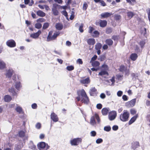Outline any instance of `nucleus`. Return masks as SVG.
Here are the masks:
<instances>
[{"mask_svg":"<svg viewBox=\"0 0 150 150\" xmlns=\"http://www.w3.org/2000/svg\"><path fill=\"white\" fill-rule=\"evenodd\" d=\"M57 29L56 30H52L50 31L47 38V41L56 40L57 37L59 36L60 33V29Z\"/></svg>","mask_w":150,"mask_h":150,"instance_id":"1","label":"nucleus"},{"mask_svg":"<svg viewBox=\"0 0 150 150\" xmlns=\"http://www.w3.org/2000/svg\"><path fill=\"white\" fill-rule=\"evenodd\" d=\"M80 94L76 98L78 101L81 100V101L85 103H88L89 102V100L85 91L83 89L81 90L80 92Z\"/></svg>","mask_w":150,"mask_h":150,"instance_id":"2","label":"nucleus"},{"mask_svg":"<svg viewBox=\"0 0 150 150\" xmlns=\"http://www.w3.org/2000/svg\"><path fill=\"white\" fill-rule=\"evenodd\" d=\"M108 66L105 64L103 65L101 67V71L98 74V75L103 76L104 75H108Z\"/></svg>","mask_w":150,"mask_h":150,"instance_id":"3","label":"nucleus"},{"mask_svg":"<svg viewBox=\"0 0 150 150\" xmlns=\"http://www.w3.org/2000/svg\"><path fill=\"white\" fill-rule=\"evenodd\" d=\"M129 113L127 110H124L120 115V119L122 122H126L128 120Z\"/></svg>","mask_w":150,"mask_h":150,"instance_id":"4","label":"nucleus"},{"mask_svg":"<svg viewBox=\"0 0 150 150\" xmlns=\"http://www.w3.org/2000/svg\"><path fill=\"white\" fill-rule=\"evenodd\" d=\"M95 119H96L98 123H99L100 122V120L99 116L97 114H95L94 115L92 116L91 118L90 123L91 125L93 126L96 124Z\"/></svg>","mask_w":150,"mask_h":150,"instance_id":"5","label":"nucleus"},{"mask_svg":"<svg viewBox=\"0 0 150 150\" xmlns=\"http://www.w3.org/2000/svg\"><path fill=\"white\" fill-rule=\"evenodd\" d=\"M38 146L40 150H47L49 148V147L47 144L43 142L40 143L38 144Z\"/></svg>","mask_w":150,"mask_h":150,"instance_id":"6","label":"nucleus"},{"mask_svg":"<svg viewBox=\"0 0 150 150\" xmlns=\"http://www.w3.org/2000/svg\"><path fill=\"white\" fill-rule=\"evenodd\" d=\"M82 141V139L80 138L74 139L70 141L71 144L72 146H76Z\"/></svg>","mask_w":150,"mask_h":150,"instance_id":"7","label":"nucleus"},{"mask_svg":"<svg viewBox=\"0 0 150 150\" xmlns=\"http://www.w3.org/2000/svg\"><path fill=\"white\" fill-rule=\"evenodd\" d=\"M117 116V113L114 111H112L109 112L108 115V118L110 121L114 120Z\"/></svg>","mask_w":150,"mask_h":150,"instance_id":"8","label":"nucleus"},{"mask_svg":"<svg viewBox=\"0 0 150 150\" xmlns=\"http://www.w3.org/2000/svg\"><path fill=\"white\" fill-rule=\"evenodd\" d=\"M89 33L94 37H97L99 35V33L97 31L95 30L94 29H90Z\"/></svg>","mask_w":150,"mask_h":150,"instance_id":"9","label":"nucleus"},{"mask_svg":"<svg viewBox=\"0 0 150 150\" xmlns=\"http://www.w3.org/2000/svg\"><path fill=\"white\" fill-rule=\"evenodd\" d=\"M14 73V71L11 69L6 70L5 75L7 78H10Z\"/></svg>","mask_w":150,"mask_h":150,"instance_id":"10","label":"nucleus"},{"mask_svg":"<svg viewBox=\"0 0 150 150\" xmlns=\"http://www.w3.org/2000/svg\"><path fill=\"white\" fill-rule=\"evenodd\" d=\"M6 44L8 46L11 47H14L16 45L15 42L12 40H9L7 41Z\"/></svg>","mask_w":150,"mask_h":150,"instance_id":"11","label":"nucleus"},{"mask_svg":"<svg viewBox=\"0 0 150 150\" xmlns=\"http://www.w3.org/2000/svg\"><path fill=\"white\" fill-rule=\"evenodd\" d=\"M41 33V31L40 30H39L37 32L30 34V37L34 39H37L38 38Z\"/></svg>","mask_w":150,"mask_h":150,"instance_id":"12","label":"nucleus"},{"mask_svg":"<svg viewBox=\"0 0 150 150\" xmlns=\"http://www.w3.org/2000/svg\"><path fill=\"white\" fill-rule=\"evenodd\" d=\"M51 118L54 122H57L58 120V118L56 114L52 112L51 114Z\"/></svg>","mask_w":150,"mask_h":150,"instance_id":"13","label":"nucleus"},{"mask_svg":"<svg viewBox=\"0 0 150 150\" xmlns=\"http://www.w3.org/2000/svg\"><path fill=\"white\" fill-rule=\"evenodd\" d=\"M112 14V13L106 12L102 13L100 14V16L102 18H106L110 17Z\"/></svg>","mask_w":150,"mask_h":150,"instance_id":"14","label":"nucleus"},{"mask_svg":"<svg viewBox=\"0 0 150 150\" xmlns=\"http://www.w3.org/2000/svg\"><path fill=\"white\" fill-rule=\"evenodd\" d=\"M6 68V63L3 60L0 59V70H3Z\"/></svg>","mask_w":150,"mask_h":150,"instance_id":"15","label":"nucleus"},{"mask_svg":"<svg viewBox=\"0 0 150 150\" xmlns=\"http://www.w3.org/2000/svg\"><path fill=\"white\" fill-rule=\"evenodd\" d=\"M58 5L56 4H54L53 5V7L52 8V11L53 12V14L55 15H57L58 14V11L57 9L56 6Z\"/></svg>","mask_w":150,"mask_h":150,"instance_id":"16","label":"nucleus"},{"mask_svg":"<svg viewBox=\"0 0 150 150\" xmlns=\"http://www.w3.org/2000/svg\"><path fill=\"white\" fill-rule=\"evenodd\" d=\"M106 81L108 83L109 85H113L115 82V77H113L111 79L106 80Z\"/></svg>","mask_w":150,"mask_h":150,"instance_id":"17","label":"nucleus"},{"mask_svg":"<svg viewBox=\"0 0 150 150\" xmlns=\"http://www.w3.org/2000/svg\"><path fill=\"white\" fill-rule=\"evenodd\" d=\"M37 14L40 17H43L45 16L46 14L45 13L42 11L38 10L36 12Z\"/></svg>","mask_w":150,"mask_h":150,"instance_id":"18","label":"nucleus"},{"mask_svg":"<svg viewBox=\"0 0 150 150\" xmlns=\"http://www.w3.org/2000/svg\"><path fill=\"white\" fill-rule=\"evenodd\" d=\"M17 107L15 109L16 111L19 114H22L23 113V111L22 108L20 106L16 104Z\"/></svg>","mask_w":150,"mask_h":150,"instance_id":"19","label":"nucleus"},{"mask_svg":"<svg viewBox=\"0 0 150 150\" xmlns=\"http://www.w3.org/2000/svg\"><path fill=\"white\" fill-rule=\"evenodd\" d=\"M107 22L105 20L100 21V25L101 27L103 28L105 27L107 25Z\"/></svg>","mask_w":150,"mask_h":150,"instance_id":"20","label":"nucleus"},{"mask_svg":"<svg viewBox=\"0 0 150 150\" xmlns=\"http://www.w3.org/2000/svg\"><path fill=\"white\" fill-rule=\"evenodd\" d=\"M90 62L91 63L92 66L95 67H98L100 65L99 62L97 61H91Z\"/></svg>","mask_w":150,"mask_h":150,"instance_id":"21","label":"nucleus"},{"mask_svg":"<svg viewBox=\"0 0 150 150\" xmlns=\"http://www.w3.org/2000/svg\"><path fill=\"white\" fill-rule=\"evenodd\" d=\"M87 43L89 45H93L95 43V39L93 38H90L88 40Z\"/></svg>","mask_w":150,"mask_h":150,"instance_id":"22","label":"nucleus"},{"mask_svg":"<svg viewBox=\"0 0 150 150\" xmlns=\"http://www.w3.org/2000/svg\"><path fill=\"white\" fill-rule=\"evenodd\" d=\"M15 87L18 90H19L20 88L21 87L20 82L19 81H15Z\"/></svg>","mask_w":150,"mask_h":150,"instance_id":"23","label":"nucleus"},{"mask_svg":"<svg viewBox=\"0 0 150 150\" xmlns=\"http://www.w3.org/2000/svg\"><path fill=\"white\" fill-rule=\"evenodd\" d=\"M80 81L81 83L83 84H88L90 82V81L88 78L81 80Z\"/></svg>","mask_w":150,"mask_h":150,"instance_id":"24","label":"nucleus"},{"mask_svg":"<svg viewBox=\"0 0 150 150\" xmlns=\"http://www.w3.org/2000/svg\"><path fill=\"white\" fill-rule=\"evenodd\" d=\"M137 117V115H135L132 117L129 122L128 124L129 125H131L136 120Z\"/></svg>","mask_w":150,"mask_h":150,"instance_id":"25","label":"nucleus"},{"mask_svg":"<svg viewBox=\"0 0 150 150\" xmlns=\"http://www.w3.org/2000/svg\"><path fill=\"white\" fill-rule=\"evenodd\" d=\"M137 57V55L135 53L132 54L130 55V58L133 61L135 60Z\"/></svg>","mask_w":150,"mask_h":150,"instance_id":"26","label":"nucleus"},{"mask_svg":"<svg viewBox=\"0 0 150 150\" xmlns=\"http://www.w3.org/2000/svg\"><path fill=\"white\" fill-rule=\"evenodd\" d=\"M96 91V89L94 87H92L91 88L89 93L91 95H93L94 93H95Z\"/></svg>","mask_w":150,"mask_h":150,"instance_id":"27","label":"nucleus"},{"mask_svg":"<svg viewBox=\"0 0 150 150\" xmlns=\"http://www.w3.org/2000/svg\"><path fill=\"white\" fill-rule=\"evenodd\" d=\"M4 99L6 102H8L11 100V98L10 96L7 95L5 96Z\"/></svg>","mask_w":150,"mask_h":150,"instance_id":"28","label":"nucleus"},{"mask_svg":"<svg viewBox=\"0 0 150 150\" xmlns=\"http://www.w3.org/2000/svg\"><path fill=\"white\" fill-rule=\"evenodd\" d=\"M127 15L129 19L131 18L134 16V14L132 11H129L127 13Z\"/></svg>","mask_w":150,"mask_h":150,"instance_id":"29","label":"nucleus"},{"mask_svg":"<svg viewBox=\"0 0 150 150\" xmlns=\"http://www.w3.org/2000/svg\"><path fill=\"white\" fill-rule=\"evenodd\" d=\"M108 111V110L106 108H103L101 110L102 114L103 115H106Z\"/></svg>","mask_w":150,"mask_h":150,"instance_id":"30","label":"nucleus"},{"mask_svg":"<svg viewBox=\"0 0 150 150\" xmlns=\"http://www.w3.org/2000/svg\"><path fill=\"white\" fill-rule=\"evenodd\" d=\"M9 91L11 93H12V95L13 96H15L17 94V93L15 91L14 89L13 88H11L10 89H9Z\"/></svg>","mask_w":150,"mask_h":150,"instance_id":"31","label":"nucleus"},{"mask_svg":"<svg viewBox=\"0 0 150 150\" xmlns=\"http://www.w3.org/2000/svg\"><path fill=\"white\" fill-rule=\"evenodd\" d=\"M105 42L109 46L111 45L113 43V41L110 39L106 40Z\"/></svg>","mask_w":150,"mask_h":150,"instance_id":"32","label":"nucleus"},{"mask_svg":"<svg viewBox=\"0 0 150 150\" xmlns=\"http://www.w3.org/2000/svg\"><path fill=\"white\" fill-rule=\"evenodd\" d=\"M102 47V45L100 43L97 44L95 46V49L96 50H100Z\"/></svg>","mask_w":150,"mask_h":150,"instance_id":"33","label":"nucleus"},{"mask_svg":"<svg viewBox=\"0 0 150 150\" xmlns=\"http://www.w3.org/2000/svg\"><path fill=\"white\" fill-rule=\"evenodd\" d=\"M88 5L86 2H84L83 3L82 9L83 10H86L88 7Z\"/></svg>","mask_w":150,"mask_h":150,"instance_id":"34","label":"nucleus"},{"mask_svg":"<svg viewBox=\"0 0 150 150\" xmlns=\"http://www.w3.org/2000/svg\"><path fill=\"white\" fill-rule=\"evenodd\" d=\"M136 102V100L135 99H133L131 100L129 102V104L131 106H133L134 105Z\"/></svg>","mask_w":150,"mask_h":150,"instance_id":"35","label":"nucleus"},{"mask_svg":"<svg viewBox=\"0 0 150 150\" xmlns=\"http://www.w3.org/2000/svg\"><path fill=\"white\" fill-rule=\"evenodd\" d=\"M115 19L116 21H119L121 19V16L119 15H116L114 16Z\"/></svg>","mask_w":150,"mask_h":150,"instance_id":"36","label":"nucleus"},{"mask_svg":"<svg viewBox=\"0 0 150 150\" xmlns=\"http://www.w3.org/2000/svg\"><path fill=\"white\" fill-rule=\"evenodd\" d=\"M126 1L127 2L132 5H133V3L136 2V0H126Z\"/></svg>","mask_w":150,"mask_h":150,"instance_id":"37","label":"nucleus"},{"mask_svg":"<svg viewBox=\"0 0 150 150\" xmlns=\"http://www.w3.org/2000/svg\"><path fill=\"white\" fill-rule=\"evenodd\" d=\"M126 69V67H125L123 65H122L120 67V70L121 71L124 72Z\"/></svg>","mask_w":150,"mask_h":150,"instance_id":"38","label":"nucleus"},{"mask_svg":"<svg viewBox=\"0 0 150 150\" xmlns=\"http://www.w3.org/2000/svg\"><path fill=\"white\" fill-rule=\"evenodd\" d=\"M104 130L107 132H109L111 129V127L110 126H106L104 127Z\"/></svg>","mask_w":150,"mask_h":150,"instance_id":"39","label":"nucleus"},{"mask_svg":"<svg viewBox=\"0 0 150 150\" xmlns=\"http://www.w3.org/2000/svg\"><path fill=\"white\" fill-rule=\"evenodd\" d=\"M63 25L61 23H57L56 25V28H62Z\"/></svg>","mask_w":150,"mask_h":150,"instance_id":"40","label":"nucleus"},{"mask_svg":"<svg viewBox=\"0 0 150 150\" xmlns=\"http://www.w3.org/2000/svg\"><path fill=\"white\" fill-rule=\"evenodd\" d=\"M35 28H41L42 27V24L40 23H36L35 25Z\"/></svg>","mask_w":150,"mask_h":150,"instance_id":"41","label":"nucleus"},{"mask_svg":"<svg viewBox=\"0 0 150 150\" xmlns=\"http://www.w3.org/2000/svg\"><path fill=\"white\" fill-rule=\"evenodd\" d=\"M66 69L68 71H70L74 69V67L72 66H68L67 67Z\"/></svg>","mask_w":150,"mask_h":150,"instance_id":"42","label":"nucleus"},{"mask_svg":"<svg viewBox=\"0 0 150 150\" xmlns=\"http://www.w3.org/2000/svg\"><path fill=\"white\" fill-rule=\"evenodd\" d=\"M19 136L21 137H22L25 135V132L23 131H20L19 133Z\"/></svg>","mask_w":150,"mask_h":150,"instance_id":"43","label":"nucleus"},{"mask_svg":"<svg viewBox=\"0 0 150 150\" xmlns=\"http://www.w3.org/2000/svg\"><path fill=\"white\" fill-rule=\"evenodd\" d=\"M103 141V139H102L99 138L96 140V142L97 144H98L102 142Z\"/></svg>","mask_w":150,"mask_h":150,"instance_id":"44","label":"nucleus"},{"mask_svg":"<svg viewBox=\"0 0 150 150\" xmlns=\"http://www.w3.org/2000/svg\"><path fill=\"white\" fill-rule=\"evenodd\" d=\"M90 134L91 136L94 137L96 135V132L95 131H92L90 132Z\"/></svg>","mask_w":150,"mask_h":150,"instance_id":"45","label":"nucleus"},{"mask_svg":"<svg viewBox=\"0 0 150 150\" xmlns=\"http://www.w3.org/2000/svg\"><path fill=\"white\" fill-rule=\"evenodd\" d=\"M36 128L38 129H40L41 127V124L40 123L36 124L35 125Z\"/></svg>","mask_w":150,"mask_h":150,"instance_id":"46","label":"nucleus"},{"mask_svg":"<svg viewBox=\"0 0 150 150\" xmlns=\"http://www.w3.org/2000/svg\"><path fill=\"white\" fill-rule=\"evenodd\" d=\"M49 26V24L48 23H45L43 26L42 28H47Z\"/></svg>","mask_w":150,"mask_h":150,"instance_id":"47","label":"nucleus"},{"mask_svg":"<svg viewBox=\"0 0 150 150\" xmlns=\"http://www.w3.org/2000/svg\"><path fill=\"white\" fill-rule=\"evenodd\" d=\"M45 21V19L43 18H40L37 20V22H42Z\"/></svg>","mask_w":150,"mask_h":150,"instance_id":"48","label":"nucleus"},{"mask_svg":"<svg viewBox=\"0 0 150 150\" xmlns=\"http://www.w3.org/2000/svg\"><path fill=\"white\" fill-rule=\"evenodd\" d=\"M101 4V5L103 6H106V4L105 2L103 0H101L100 2Z\"/></svg>","mask_w":150,"mask_h":150,"instance_id":"49","label":"nucleus"},{"mask_svg":"<svg viewBox=\"0 0 150 150\" xmlns=\"http://www.w3.org/2000/svg\"><path fill=\"white\" fill-rule=\"evenodd\" d=\"M134 144L136 145V146L135 147L134 146L133 147V148L134 149L138 147L139 146V143L138 142H136L134 143Z\"/></svg>","mask_w":150,"mask_h":150,"instance_id":"50","label":"nucleus"},{"mask_svg":"<svg viewBox=\"0 0 150 150\" xmlns=\"http://www.w3.org/2000/svg\"><path fill=\"white\" fill-rule=\"evenodd\" d=\"M130 111L131 114L132 115H134L136 114L137 112L136 110L134 109H131Z\"/></svg>","mask_w":150,"mask_h":150,"instance_id":"51","label":"nucleus"},{"mask_svg":"<svg viewBox=\"0 0 150 150\" xmlns=\"http://www.w3.org/2000/svg\"><path fill=\"white\" fill-rule=\"evenodd\" d=\"M122 93L123 92L122 91H120L117 92V94L118 96L120 97L122 96Z\"/></svg>","mask_w":150,"mask_h":150,"instance_id":"52","label":"nucleus"},{"mask_svg":"<svg viewBox=\"0 0 150 150\" xmlns=\"http://www.w3.org/2000/svg\"><path fill=\"white\" fill-rule=\"evenodd\" d=\"M129 70L128 69H126L124 72L125 73V74L126 75L128 76L129 74Z\"/></svg>","mask_w":150,"mask_h":150,"instance_id":"53","label":"nucleus"},{"mask_svg":"<svg viewBox=\"0 0 150 150\" xmlns=\"http://www.w3.org/2000/svg\"><path fill=\"white\" fill-rule=\"evenodd\" d=\"M97 108L99 109H101L102 108V105L101 104H97L96 105Z\"/></svg>","mask_w":150,"mask_h":150,"instance_id":"54","label":"nucleus"},{"mask_svg":"<svg viewBox=\"0 0 150 150\" xmlns=\"http://www.w3.org/2000/svg\"><path fill=\"white\" fill-rule=\"evenodd\" d=\"M145 42L144 41H142L140 42V45L141 46V47H144L145 44Z\"/></svg>","mask_w":150,"mask_h":150,"instance_id":"55","label":"nucleus"},{"mask_svg":"<svg viewBox=\"0 0 150 150\" xmlns=\"http://www.w3.org/2000/svg\"><path fill=\"white\" fill-rule=\"evenodd\" d=\"M118 126L117 125L114 126L112 128V129L114 130H117L118 129Z\"/></svg>","mask_w":150,"mask_h":150,"instance_id":"56","label":"nucleus"},{"mask_svg":"<svg viewBox=\"0 0 150 150\" xmlns=\"http://www.w3.org/2000/svg\"><path fill=\"white\" fill-rule=\"evenodd\" d=\"M123 99L125 101H126L127 100V96L125 95H124L122 97Z\"/></svg>","mask_w":150,"mask_h":150,"instance_id":"57","label":"nucleus"},{"mask_svg":"<svg viewBox=\"0 0 150 150\" xmlns=\"http://www.w3.org/2000/svg\"><path fill=\"white\" fill-rule=\"evenodd\" d=\"M97 56L95 55H94L91 61H94L97 58Z\"/></svg>","mask_w":150,"mask_h":150,"instance_id":"58","label":"nucleus"},{"mask_svg":"<svg viewBox=\"0 0 150 150\" xmlns=\"http://www.w3.org/2000/svg\"><path fill=\"white\" fill-rule=\"evenodd\" d=\"M100 97L102 99H104L105 97V95L104 93H102L100 95Z\"/></svg>","mask_w":150,"mask_h":150,"instance_id":"59","label":"nucleus"},{"mask_svg":"<svg viewBox=\"0 0 150 150\" xmlns=\"http://www.w3.org/2000/svg\"><path fill=\"white\" fill-rule=\"evenodd\" d=\"M31 16H32V17L33 18H37V17H36V14L34 13L33 12H32L31 13Z\"/></svg>","mask_w":150,"mask_h":150,"instance_id":"60","label":"nucleus"},{"mask_svg":"<svg viewBox=\"0 0 150 150\" xmlns=\"http://www.w3.org/2000/svg\"><path fill=\"white\" fill-rule=\"evenodd\" d=\"M34 3L33 0H31L30 1H29V2L28 3V5L30 6H32Z\"/></svg>","mask_w":150,"mask_h":150,"instance_id":"61","label":"nucleus"},{"mask_svg":"<svg viewBox=\"0 0 150 150\" xmlns=\"http://www.w3.org/2000/svg\"><path fill=\"white\" fill-rule=\"evenodd\" d=\"M112 30L111 29H107L106 30V33H110L112 32Z\"/></svg>","mask_w":150,"mask_h":150,"instance_id":"62","label":"nucleus"},{"mask_svg":"<svg viewBox=\"0 0 150 150\" xmlns=\"http://www.w3.org/2000/svg\"><path fill=\"white\" fill-rule=\"evenodd\" d=\"M37 107V105L35 103H34L32 105V107L33 109H35Z\"/></svg>","mask_w":150,"mask_h":150,"instance_id":"63","label":"nucleus"},{"mask_svg":"<svg viewBox=\"0 0 150 150\" xmlns=\"http://www.w3.org/2000/svg\"><path fill=\"white\" fill-rule=\"evenodd\" d=\"M77 62L80 64H82L83 62L81 59H79L77 60Z\"/></svg>","mask_w":150,"mask_h":150,"instance_id":"64","label":"nucleus"}]
</instances>
